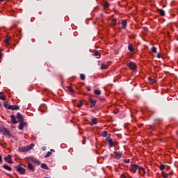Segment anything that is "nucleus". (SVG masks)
<instances>
[{"instance_id": "obj_57", "label": "nucleus", "mask_w": 178, "mask_h": 178, "mask_svg": "<svg viewBox=\"0 0 178 178\" xmlns=\"http://www.w3.org/2000/svg\"><path fill=\"white\" fill-rule=\"evenodd\" d=\"M6 1H9V0H6Z\"/></svg>"}, {"instance_id": "obj_26", "label": "nucleus", "mask_w": 178, "mask_h": 178, "mask_svg": "<svg viewBox=\"0 0 178 178\" xmlns=\"http://www.w3.org/2000/svg\"><path fill=\"white\" fill-rule=\"evenodd\" d=\"M128 49H129V51H130V52L134 51V48L133 47V45H131V44H129Z\"/></svg>"}, {"instance_id": "obj_15", "label": "nucleus", "mask_w": 178, "mask_h": 178, "mask_svg": "<svg viewBox=\"0 0 178 178\" xmlns=\"http://www.w3.org/2000/svg\"><path fill=\"white\" fill-rule=\"evenodd\" d=\"M108 67H109V65H108L106 63H102L101 64V70H106V69H108Z\"/></svg>"}, {"instance_id": "obj_27", "label": "nucleus", "mask_w": 178, "mask_h": 178, "mask_svg": "<svg viewBox=\"0 0 178 178\" xmlns=\"http://www.w3.org/2000/svg\"><path fill=\"white\" fill-rule=\"evenodd\" d=\"M40 168H42V169L48 170V165H47V164H45V163H42L40 165Z\"/></svg>"}, {"instance_id": "obj_55", "label": "nucleus", "mask_w": 178, "mask_h": 178, "mask_svg": "<svg viewBox=\"0 0 178 178\" xmlns=\"http://www.w3.org/2000/svg\"><path fill=\"white\" fill-rule=\"evenodd\" d=\"M8 176H9V174H7Z\"/></svg>"}, {"instance_id": "obj_29", "label": "nucleus", "mask_w": 178, "mask_h": 178, "mask_svg": "<svg viewBox=\"0 0 178 178\" xmlns=\"http://www.w3.org/2000/svg\"><path fill=\"white\" fill-rule=\"evenodd\" d=\"M104 8H109V3L108 1H105L103 3Z\"/></svg>"}, {"instance_id": "obj_47", "label": "nucleus", "mask_w": 178, "mask_h": 178, "mask_svg": "<svg viewBox=\"0 0 178 178\" xmlns=\"http://www.w3.org/2000/svg\"><path fill=\"white\" fill-rule=\"evenodd\" d=\"M121 178H126V175H124V174H122L121 175Z\"/></svg>"}, {"instance_id": "obj_23", "label": "nucleus", "mask_w": 178, "mask_h": 178, "mask_svg": "<svg viewBox=\"0 0 178 178\" xmlns=\"http://www.w3.org/2000/svg\"><path fill=\"white\" fill-rule=\"evenodd\" d=\"M3 106L6 109H9V106H10V105L8 104V101H6L3 102Z\"/></svg>"}, {"instance_id": "obj_36", "label": "nucleus", "mask_w": 178, "mask_h": 178, "mask_svg": "<svg viewBox=\"0 0 178 178\" xmlns=\"http://www.w3.org/2000/svg\"><path fill=\"white\" fill-rule=\"evenodd\" d=\"M108 136V131H104L102 134V137H106Z\"/></svg>"}, {"instance_id": "obj_42", "label": "nucleus", "mask_w": 178, "mask_h": 178, "mask_svg": "<svg viewBox=\"0 0 178 178\" xmlns=\"http://www.w3.org/2000/svg\"><path fill=\"white\" fill-rule=\"evenodd\" d=\"M157 58L158 59H161L162 58V56H161V54L157 53Z\"/></svg>"}, {"instance_id": "obj_46", "label": "nucleus", "mask_w": 178, "mask_h": 178, "mask_svg": "<svg viewBox=\"0 0 178 178\" xmlns=\"http://www.w3.org/2000/svg\"><path fill=\"white\" fill-rule=\"evenodd\" d=\"M3 161H2V156L0 154V163H2Z\"/></svg>"}, {"instance_id": "obj_8", "label": "nucleus", "mask_w": 178, "mask_h": 178, "mask_svg": "<svg viewBox=\"0 0 178 178\" xmlns=\"http://www.w3.org/2000/svg\"><path fill=\"white\" fill-rule=\"evenodd\" d=\"M8 109H10L11 111H19V109H20V106H15V105H10V106H9Z\"/></svg>"}, {"instance_id": "obj_37", "label": "nucleus", "mask_w": 178, "mask_h": 178, "mask_svg": "<svg viewBox=\"0 0 178 178\" xmlns=\"http://www.w3.org/2000/svg\"><path fill=\"white\" fill-rule=\"evenodd\" d=\"M152 52H154V54H156V47H153L152 48Z\"/></svg>"}, {"instance_id": "obj_34", "label": "nucleus", "mask_w": 178, "mask_h": 178, "mask_svg": "<svg viewBox=\"0 0 178 178\" xmlns=\"http://www.w3.org/2000/svg\"><path fill=\"white\" fill-rule=\"evenodd\" d=\"M52 154V152H48L47 153V154L44 156V158H49V156H51V154Z\"/></svg>"}, {"instance_id": "obj_10", "label": "nucleus", "mask_w": 178, "mask_h": 178, "mask_svg": "<svg viewBox=\"0 0 178 178\" xmlns=\"http://www.w3.org/2000/svg\"><path fill=\"white\" fill-rule=\"evenodd\" d=\"M89 102H90V108H94L97 104V100H94L92 98H89Z\"/></svg>"}, {"instance_id": "obj_49", "label": "nucleus", "mask_w": 178, "mask_h": 178, "mask_svg": "<svg viewBox=\"0 0 178 178\" xmlns=\"http://www.w3.org/2000/svg\"><path fill=\"white\" fill-rule=\"evenodd\" d=\"M50 151H51V152H55V149H51Z\"/></svg>"}, {"instance_id": "obj_39", "label": "nucleus", "mask_w": 178, "mask_h": 178, "mask_svg": "<svg viewBox=\"0 0 178 178\" xmlns=\"http://www.w3.org/2000/svg\"><path fill=\"white\" fill-rule=\"evenodd\" d=\"M67 88H68L69 91H70V92H74L73 88H72V86H67Z\"/></svg>"}, {"instance_id": "obj_3", "label": "nucleus", "mask_w": 178, "mask_h": 178, "mask_svg": "<svg viewBox=\"0 0 178 178\" xmlns=\"http://www.w3.org/2000/svg\"><path fill=\"white\" fill-rule=\"evenodd\" d=\"M0 133H3L4 136H8V137H12L10 131L5 127H0Z\"/></svg>"}, {"instance_id": "obj_30", "label": "nucleus", "mask_w": 178, "mask_h": 178, "mask_svg": "<svg viewBox=\"0 0 178 178\" xmlns=\"http://www.w3.org/2000/svg\"><path fill=\"white\" fill-rule=\"evenodd\" d=\"M161 176L163 177V178H168V173H165V172H161Z\"/></svg>"}, {"instance_id": "obj_5", "label": "nucleus", "mask_w": 178, "mask_h": 178, "mask_svg": "<svg viewBox=\"0 0 178 178\" xmlns=\"http://www.w3.org/2000/svg\"><path fill=\"white\" fill-rule=\"evenodd\" d=\"M31 149L30 147H22L19 148V152H29Z\"/></svg>"}, {"instance_id": "obj_56", "label": "nucleus", "mask_w": 178, "mask_h": 178, "mask_svg": "<svg viewBox=\"0 0 178 178\" xmlns=\"http://www.w3.org/2000/svg\"><path fill=\"white\" fill-rule=\"evenodd\" d=\"M45 178H49V177H45Z\"/></svg>"}, {"instance_id": "obj_12", "label": "nucleus", "mask_w": 178, "mask_h": 178, "mask_svg": "<svg viewBox=\"0 0 178 178\" xmlns=\"http://www.w3.org/2000/svg\"><path fill=\"white\" fill-rule=\"evenodd\" d=\"M19 123L20 124L18 126V129L19 130H23V129H24V126H26V123L23 122V121L22 122H19Z\"/></svg>"}, {"instance_id": "obj_51", "label": "nucleus", "mask_w": 178, "mask_h": 178, "mask_svg": "<svg viewBox=\"0 0 178 178\" xmlns=\"http://www.w3.org/2000/svg\"><path fill=\"white\" fill-rule=\"evenodd\" d=\"M101 100H102V101H105V99L103 98V99H101Z\"/></svg>"}, {"instance_id": "obj_54", "label": "nucleus", "mask_w": 178, "mask_h": 178, "mask_svg": "<svg viewBox=\"0 0 178 178\" xmlns=\"http://www.w3.org/2000/svg\"><path fill=\"white\" fill-rule=\"evenodd\" d=\"M150 129H152V127H150Z\"/></svg>"}, {"instance_id": "obj_22", "label": "nucleus", "mask_w": 178, "mask_h": 178, "mask_svg": "<svg viewBox=\"0 0 178 178\" xmlns=\"http://www.w3.org/2000/svg\"><path fill=\"white\" fill-rule=\"evenodd\" d=\"M10 40V39L8 37L5 39L4 42L6 44V47H9L10 45V44L9 43Z\"/></svg>"}, {"instance_id": "obj_20", "label": "nucleus", "mask_w": 178, "mask_h": 178, "mask_svg": "<svg viewBox=\"0 0 178 178\" xmlns=\"http://www.w3.org/2000/svg\"><path fill=\"white\" fill-rule=\"evenodd\" d=\"M117 22H118V19L116 18L113 19L111 24V27H115V26H116Z\"/></svg>"}, {"instance_id": "obj_16", "label": "nucleus", "mask_w": 178, "mask_h": 178, "mask_svg": "<svg viewBox=\"0 0 178 178\" xmlns=\"http://www.w3.org/2000/svg\"><path fill=\"white\" fill-rule=\"evenodd\" d=\"M157 12H158V13H159V15H160L161 16H165V10H163V9L158 8V9H157Z\"/></svg>"}, {"instance_id": "obj_17", "label": "nucleus", "mask_w": 178, "mask_h": 178, "mask_svg": "<svg viewBox=\"0 0 178 178\" xmlns=\"http://www.w3.org/2000/svg\"><path fill=\"white\" fill-rule=\"evenodd\" d=\"M97 123L98 122L97 121V118L92 117L91 119L90 126H92L93 124H97Z\"/></svg>"}, {"instance_id": "obj_40", "label": "nucleus", "mask_w": 178, "mask_h": 178, "mask_svg": "<svg viewBox=\"0 0 178 178\" xmlns=\"http://www.w3.org/2000/svg\"><path fill=\"white\" fill-rule=\"evenodd\" d=\"M113 113H115V115H118V113H119V109L113 110Z\"/></svg>"}, {"instance_id": "obj_28", "label": "nucleus", "mask_w": 178, "mask_h": 178, "mask_svg": "<svg viewBox=\"0 0 178 178\" xmlns=\"http://www.w3.org/2000/svg\"><path fill=\"white\" fill-rule=\"evenodd\" d=\"M94 94H95V95H101V90H94Z\"/></svg>"}, {"instance_id": "obj_9", "label": "nucleus", "mask_w": 178, "mask_h": 178, "mask_svg": "<svg viewBox=\"0 0 178 178\" xmlns=\"http://www.w3.org/2000/svg\"><path fill=\"white\" fill-rule=\"evenodd\" d=\"M28 163V169L31 170V172H34L35 170V168H34V165L30 162H27Z\"/></svg>"}, {"instance_id": "obj_50", "label": "nucleus", "mask_w": 178, "mask_h": 178, "mask_svg": "<svg viewBox=\"0 0 178 178\" xmlns=\"http://www.w3.org/2000/svg\"><path fill=\"white\" fill-rule=\"evenodd\" d=\"M31 147H34V144L32 143V144L31 145Z\"/></svg>"}, {"instance_id": "obj_38", "label": "nucleus", "mask_w": 178, "mask_h": 178, "mask_svg": "<svg viewBox=\"0 0 178 178\" xmlns=\"http://www.w3.org/2000/svg\"><path fill=\"white\" fill-rule=\"evenodd\" d=\"M159 169H160V170H165V165H161L160 166H159Z\"/></svg>"}, {"instance_id": "obj_7", "label": "nucleus", "mask_w": 178, "mask_h": 178, "mask_svg": "<svg viewBox=\"0 0 178 178\" xmlns=\"http://www.w3.org/2000/svg\"><path fill=\"white\" fill-rule=\"evenodd\" d=\"M4 161H6L7 163H13V161H12V156L10 154L7 155L4 158Z\"/></svg>"}, {"instance_id": "obj_14", "label": "nucleus", "mask_w": 178, "mask_h": 178, "mask_svg": "<svg viewBox=\"0 0 178 178\" xmlns=\"http://www.w3.org/2000/svg\"><path fill=\"white\" fill-rule=\"evenodd\" d=\"M10 119H11V122L13 124H17V120H16V117L15 116V115H11Z\"/></svg>"}, {"instance_id": "obj_44", "label": "nucleus", "mask_w": 178, "mask_h": 178, "mask_svg": "<svg viewBox=\"0 0 178 178\" xmlns=\"http://www.w3.org/2000/svg\"><path fill=\"white\" fill-rule=\"evenodd\" d=\"M86 90L87 91H91V88H90V86H87Z\"/></svg>"}, {"instance_id": "obj_1", "label": "nucleus", "mask_w": 178, "mask_h": 178, "mask_svg": "<svg viewBox=\"0 0 178 178\" xmlns=\"http://www.w3.org/2000/svg\"><path fill=\"white\" fill-rule=\"evenodd\" d=\"M15 169L19 173V175H26V169L22 168L20 164H18L17 166L15 167Z\"/></svg>"}, {"instance_id": "obj_45", "label": "nucleus", "mask_w": 178, "mask_h": 178, "mask_svg": "<svg viewBox=\"0 0 178 178\" xmlns=\"http://www.w3.org/2000/svg\"><path fill=\"white\" fill-rule=\"evenodd\" d=\"M109 140H112V138H111L110 137H107V138H106V140L107 141V143L109 142Z\"/></svg>"}, {"instance_id": "obj_52", "label": "nucleus", "mask_w": 178, "mask_h": 178, "mask_svg": "<svg viewBox=\"0 0 178 178\" xmlns=\"http://www.w3.org/2000/svg\"><path fill=\"white\" fill-rule=\"evenodd\" d=\"M0 2H3V0H0Z\"/></svg>"}, {"instance_id": "obj_35", "label": "nucleus", "mask_w": 178, "mask_h": 178, "mask_svg": "<svg viewBox=\"0 0 178 178\" xmlns=\"http://www.w3.org/2000/svg\"><path fill=\"white\" fill-rule=\"evenodd\" d=\"M78 108H81L83 106V102L79 101L78 104H77Z\"/></svg>"}, {"instance_id": "obj_33", "label": "nucleus", "mask_w": 178, "mask_h": 178, "mask_svg": "<svg viewBox=\"0 0 178 178\" xmlns=\"http://www.w3.org/2000/svg\"><path fill=\"white\" fill-rule=\"evenodd\" d=\"M80 79L81 80H86V75H84L83 74H81Z\"/></svg>"}, {"instance_id": "obj_48", "label": "nucleus", "mask_w": 178, "mask_h": 178, "mask_svg": "<svg viewBox=\"0 0 178 178\" xmlns=\"http://www.w3.org/2000/svg\"><path fill=\"white\" fill-rule=\"evenodd\" d=\"M0 59H2V52L0 51Z\"/></svg>"}, {"instance_id": "obj_53", "label": "nucleus", "mask_w": 178, "mask_h": 178, "mask_svg": "<svg viewBox=\"0 0 178 178\" xmlns=\"http://www.w3.org/2000/svg\"><path fill=\"white\" fill-rule=\"evenodd\" d=\"M2 106V104L0 103V107Z\"/></svg>"}, {"instance_id": "obj_13", "label": "nucleus", "mask_w": 178, "mask_h": 178, "mask_svg": "<svg viewBox=\"0 0 178 178\" xmlns=\"http://www.w3.org/2000/svg\"><path fill=\"white\" fill-rule=\"evenodd\" d=\"M121 24H122L121 29H126V27H127V20L126 19L122 20Z\"/></svg>"}, {"instance_id": "obj_18", "label": "nucleus", "mask_w": 178, "mask_h": 178, "mask_svg": "<svg viewBox=\"0 0 178 178\" xmlns=\"http://www.w3.org/2000/svg\"><path fill=\"white\" fill-rule=\"evenodd\" d=\"M114 154H116L117 161H119V159H120V158H122V153L118 152H114Z\"/></svg>"}, {"instance_id": "obj_21", "label": "nucleus", "mask_w": 178, "mask_h": 178, "mask_svg": "<svg viewBox=\"0 0 178 178\" xmlns=\"http://www.w3.org/2000/svg\"><path fill=\"white\" fill-rule=\"evenodd\" d=\"M3 169H6V170H8L9 172H10L12 170V168L9 167L6 164L3 165Z\"/></svg>"}, {"instance_id": "obj_41", "label": "nucleus", "mask_w": 178, "mask_h": 178, "mask_svg": "<svg viewBox=\"0 0 178 178\" xmlns=\"http://www.w3.org/2000/svg\"><path fill=\"white\" fill-rule=\"evenodd\" d=\"M124 163H130V159H124Z\"/></svg>"}, {"instance_id": "obj_11", "label": "nucleus", "mask_w": 178, "mask_h": 178, "mask_svg": "<svg viewBox=\"0 0 178 178\" xmlns=\"http://www.w3.org/2000/svg\"><path fill=\"white\" fill-rule=\"evenodd\" d=\"M16 117H17V119L19 120V122L24 121L23 115H22V113H17Z\"/></svg>"}, {"instance_id": "obj_6", "label": "nucleus", "mask_w": 178, "mask_h": 178, "mask_svg": "<svg viewBox=\"0 0 178 178\" xmlns=\"http://www.w3.org/2000/svg\"><path fill=\"white\" fill-rule=\"evenodd\" d=\"M140 165H138L136 164H131V172H133V173H136V170H137V169L138 170Z\"/></svg>"}, {"instance_id": "obj_4", "label": "nucleus", "mask_w": 178, "mask_h": 178, "mask_svg": "<svg viewBox=\"0 0 178 178\" xmlns=\"http://www.w3.org/2000/svg\"><path fill=\"white\" fill-rule=\"evenodd\" d=\"M29 159L31 161V162H33V163H35L38 166H40V165L41 164V161L34 157H29Z\"/></svg>"}, {"instance_id": "obj_24", "label": "nucleus", "mask_w": 178, "mask_h": 178, "mask_svg": "<svg viewBox=\"0 0 178 178\" xmlns=\"http://www.w3.org/2000/svg\"><path fill=\"white\" fill-rule=\"evenodd\" d=\"M93 56H97V58H101V54H99V52H98L97 51H95L92 54Z\"/></svg>"}, {"instance_id": "obj_31", "label": "nucleus", "mask_w": 178, "mask_h": 178, "mask_svg": "<svg viewBox=\"0 0 178 178\" xmlns=\"http://www.w3.org/2000/svg\"><path fill=\"white\" fill-rule=\"evenodd\" d=\"M138 170H140V172H143L144 174H145V169L141 166H139Z\"/></svg>"}, {"instance_id": "obj_32", "label": "nucleus", "mask_w": 178, "mask_h": 178, "mask_svg": "<svg viewBox=\"0 0 178 178\" xmlns=\"http://www.w3.org/2000/svg\"><path fill=\"white\" fill-rule=\"evenodd\" d=\"M149 80L150 83H152L153 84H155V83H156V80H155L154 79L149 78Z\"/></svg>"}, {"instance_id": "obj_43", "label": "nucleus", "mask_w": 178, "mask_h": 178, "mask_svg": "<svg viewBox=\"0 0 178 178\" xmlns=\"http://www.w3.org/2000/svg\"><path fill=\"white\" fill-rule=\"evenodd\" d=\"M95 109H96V111H99V109H101V107L98 106H96Z\"/></svg>"}, {"instance_id": "obj_25", "label": "nucleus", "mask_w": 178, "mask_h": 178, "mask_svg": "<svg viewBox=\"0 0 178 178\" xmlns=\"http://www.w3.org/2000/svg\"><path fill=\"white\" fill-rule=\"evenodd\" d=\"M108 143L110 148H112L114 145L113 141L112 140V139H109Z\"/></svg>"}, {"instance_id": "obj_2", "label": "nucleus", "mask_w": 178, "mask_h": 178, "mask_svg": "<svg viewBox=\"0 0 178 178\" xmlns=\"http://www.w3.org/2000/svg\"><path fill=\"white\" fill-rule=\"evenodd\" d=\"M127 66L129 67V69H131L133 70L134 73H136L137 72V65L134 62H129L127 64Z\"/></svg>"}, {"instance_id": "obj_19", "label": "nucleus", "mask_w": 178, "mask_h": 178, "mask_svg": "<svg viewBox=\"0 0 178 178\" xmlns=\"http://www.w3.org/2000/svg\"><path fill=\"white\" fill-rule=\"evenodd\" d=\"M0 99H1V101H5V99H6L5 93H3V92H0Z\"/></svg>"}]
</instances>
